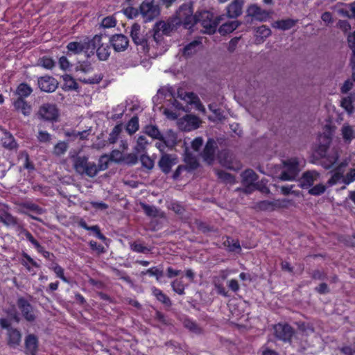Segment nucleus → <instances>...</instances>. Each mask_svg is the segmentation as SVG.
<instances>
[{
  "label": "nucleus",
  "instance_id": "f257e3e1",
  "mask_svg": "<svg viewBox=\"0 0 355 355\" xmlns=\"http://www.w3.org/2000/svg\"><path fill=\"white\" fill-rule=\"evenodd\" d=\"M177 95L178 98L183 101L186 103L185 106L178 102L175 96L173 88L170 86H165L160 88L157 94L153 98V101L155 104V106L162 105L158 107V108H163V113L168 119L173 120L178 118L176 112L164 108V105L168 106L171 105L178 110H183L185 112L189 110V105H193L197 110L203 113L205 112V108L200 103L199 98L193 92H187L183 89L180 88L178 90Z\"/></svg>",
  "mask_w": 355,
  "mask_h": 355
},
{
  "label": "nucleus",
  "instance_id": "f03ea898",
  "mask_svg": "<svg viewBox=\"0 0 355 355\" xmlns=\"http://www.w3.org/2000/svg\"><path fill=\"white\" fill-rule=\"evenodd\" d=\"M334 129L329 125H326L322 134L319 135V146L316 150L317 154L323 157L322 166L326 169L331 168L338 159V153L336 149H333L327 153L328 146L330 144L331 137L334 134Z\"/></svg>",
  "mask_w": 355,
  "mask_h": 355
},
{
  "label": "nucleus",
  "instance_id": "7ed1b4c3",
  "mask_svg": "<svg viewBox=\"0 0 355 355\" xmlns=\"http://www.w3.org/2000/svg\"><path fill=\"white\" fill-rule=\"evenodd\" d=\"M101 40V35H95L92 40L85 38L83 40L69 42L67 46V50L73 54H80L85 53L89 56L94 54L96 45L100 44Z\"/></svg>",
  "mask_w": 355,
  "mask_h": 355
},
{
  "label": "nucleus",
  "instance_id": "20e7f679",
  "mask_svg": "<svg viewBox=\"0 0 355 355\" xmlns=\"http://www.w3.org/2000/svg\"><path fill=\"white\" fill-rule=\"evenodd\" d=\"M224 16L221 15L214 19V15L209 11L204 10L197 14V20L196 24H200L203 28L202 31L206 33L211 34L215 33L218 24L223 19Z\"/></svg>",
  "mask_w": 355,
  "mask_h": 355
},
{
  "label": "nucleus",
  "instance_id": "39448f33",
  "mask_svg": "<svg viewBox=\"0 0 355 355\" xmlns=\"http://www.w3.org/2000/svg\"><path fill=\"white\" fill-rule=\"evenodd\" d=\"M73 166L76 171L80 175H86L93 178L98 173L97 165L88 161L85 156H77L73 159Z\"/></svg>",
  "mask_w": 355,
  "mask_h": 355
},
{
  "label": "nucleus",
  "instance_id": "423d86ee",
  "mask_svg": "<svg viewBox=\"0 0 355 355\" xmlns=\"http://www.w3.org/2000/svg\"><path fill=\"white\" fill-rule=\"evenodd\" d=\"M139 12L143 20L148 22L159 15V7L155 0H144L139 6Z\"/></svg>",
  "mask_w": 355,
  "mask_h": 355
},
{
  "label": "nucleus",
  "instance_id": "0eeeda50",
  "mask_svg": "<svg viewBox=\"0 0 355 355\" xmlns=\"http://www.w3.org/2000/svg\"><path fill=\"white\" fill-rule=\"evenodd\" d=\"M176 17L179 22L183 24L188 28H191L197 20V14L193 15V8L190 3L183 4L177 11Z\"/></svg>",
  "mask_w": 355,
  "mask_h": 355
},
{
  "label": "nucleus",
  "instance_id": "6e6552de",
  "mask_svg": "<svg viewBox=\"0 0 355 355\" xmlns=\"http://www.w3.org/2000/svg\"><path fill=\"white\" fill-rule=\"evenodd\" d=\"M299 168V161L296 157H292L283 162V169L280 178L284 181L293 180L297 175Z\"/></svg>",
  "mask_w": 355,
  "mask_h": 355
},
{
  "label": "nucleus",
  "instance_id": "1a4fd4ad",
  "mask_svg": "<svg viewBox=\"0 0 355 355\" xmlns=\"http://www.w3.org/2000/svg\"><path fill=\"white\" fill-rule=\"evenodd\" d=\"M77 71L78 72V80L85 84H96L102 79V76L101 75L94 74L92 76H89V74L93 71V68L88 64H80L77 67Z\"/></svg>",
  "mask_w": 355,
  "mask_h": 355
},
{
  "label": "nucleus",
  "instance_id": "9d476101",
  "mask_svg": "<svg viewBox=\"0 0 355 355\" xmlns=\"http://www.w3.org/2000/svg\"><path fill=\"white\" fill-rule=\"evenodd\" d=\"M38 115L41 119L46 121H55L59 113L55 105L44 103L40 107Z\"/></svg>",
  "mask_w": 355,
  "mask_h": 355
},
{
  "label": "nucleus",
  "instance_id": "9b49d317",
  "mask_svg": "<svg viewBox=\"0 0 355 355\" xmlns=\"http://www.w3.org/2000/svg\"><path fill=\"white\" fill-rule=\"evenodd\" d=\"M200 123V120L196 116L187 114L178 121V127L183 131H191L197 129Z\"/></svg>",
  "mask_w": 355,
  "mask_h": 355
},
{
  "label": "nucleus",
  "instance_id": "f8f14e48",
  "mask_svg": "<svg viewBox=\"0 0 355 355\" xmlns=\"http://www.w3.org/2000/svg\"><path fill=\"white\" fill-rule=\"evenodd\" d=\"M290 201L286 199H278L273 201L263 200L259 203V208L263 211H272L280 208L287 207Z\"/></svg>",
  "mask_w": 355,
  "mask_h": 355
},
{
  "label": "nucleus",
  "instance_id": "ddd939ff",
  "mask_svg": "<svg viewBox=\"0 0 355 355\" xmlns=\"http://www.w3.org/2000/svg\"><path fill=\"white\" fill-rule=\"evenodd\" d=\"M346 162L340 163L335 168L331 178L328 180L327 184L329 187L343 183L344 184V172L345 167L347 166Z\"/></svg>",
  "mask_w": 355,
  "mask_h": 355
},
{
  "label": "nucleus",
  "instance_id": "4468645a",
  "mask_svg": "<svg viewBox=\"0 0 355 355\" xmlns=\"http://www.w3.org/2000/svg\"><path fill=\"white\" fill-rule=\"evenodd\" d=\"M257 178V174L252 169L245 170L242 173V181L243 184L245 186L244 189L245 193H251V191L255 189V182Z\"/></svg>",
  "mask_w": 355,
  "mask_h": 355
},
{
  "label": "nucleus",
  "instance_id": "2eb2a0df",
  "mask_svg": "<svg viewBox=\"0 0 355 355\" xmlns=\"http://www.w3.org/2000/svg\"><path fill=\"white\" fill-rule=\"evenodd\" d=\"M274 329L277 338L284 341L290 340L293 336V329L287 324H277Z\"/></svg>",
  "mask_w": 355,
  "mask_h": 355
},
{
  "label": "nucleus",
  "instance_id": "dca6fc26",
  "mask_svg": "<svg viewBox=\"0 0 355 355\" xmlns=\"http://www.w3.org/2000/svg\"><path fill=\"white\" fill-rule=\"evenodd\" d=\"M37 83L40 89L45 92H53L58 87L55 79L48 76L40 77Z\"/></svg>",
  "mask_w": 355,
  "mask_h": 355
},
{
  "label": "nucleus",
  "instance_id": "f3484780",
  "mask_svg": "<svg viewBox=\"0 0 355 355\" xmlns=\"http://www.w3.org/2000/svg\"><path fill=\"white\" fill-rule=\"evenodd\" d=\"M320 179V173L315 171H309L305 172L300 178V184L303 189L311 187L314 182Z\"/></svg>",
  "mask_w": 355,
  "mask_h": 355
},
{
  "label": "nucleus",
  "instance_id": "a211bd4d",
  "mask_svg": "<svg viewBox=\"0 0 355 355\" xmlns=\"http://www.w3.org/2000/svg\"><path fill=\"white\" fill-rule=\"evenodd\" d=\"M130 36L132 41L137 45H141L144 48L148 46V41L141 32V26L138 24H134L130 30Z\"/></svg>",
  "mask_w": 355,
  "mask_h": 355
},
{
  "label": "nucleus",
  "instance_id": "6ab92c4d",
  "mask_svg": "<svg viewBox=\"0 0 355 355\" xmlns=\"http://www.w3.org/2000/svg\"><path fill=\"white\" fill-rule=\"evenodd\" d=\"M247 12L249 16L259 21H266L270 15L268 11L263 10L255 4L250 6Z\"/></svg>",
  "mask_w": 355,
  "mask_h": 355
},
{
  "label": "nucleus",
  "instance_id": "aec40b11",
  "mask_svg": "<svg viewBox=\"0 0 355 355\" xmlns=\"http://www.w3.org/2000/svg\"><path fill=\"white\" fill-rule=\"evenodd\" d=\"M177 162V158L175 155L164 154L159 162V166L164 173H168L172 166L175 165Z\"/></svg>",
  "mask_w": 355,
  "mask_h": 355
},
{
  "label": "nucleus",
  "instance_id": "412c9836",
  "mask_svg": "<svg viewBox=\"0 0 355 355\" xmlns=\"http://www.w3.org/2000/svg\"><path fill=\"white\" fill-rule=\"evenodd\" d=\"M110 42L116 51H123L128 45V38L122 34L113 35Z\"/></svg>",
  "mask_w": 355,
  "mask_h": 355
},
{
  "label": "nucleus",
  "instance_id": "4be33fe9",
  "mask_svg": "<svg viewBox=\"0 0 355 355\" xmlns=\"http://www.w3.org/2000/svg\"><path fill=\"white\" fill-rule=\"evenodd\" d=\"M17 305L26 320H34L35 315L33 307L25 299L19 298L17 302Z\"/></svg>",
  "mask_w": 355,
  "mask_h": 355
},
{
  "label": "nucleus",
  "instance_id": "5701e85b",
  "mask_svg": "<svg viewBox=\"0 0 355 355\" xmlns=\"http://www.w3.org/2000/svg\"><path fill=\"white\" fill-rule=\"evenodd\" d=\"M216 149V142L214 140L209 139L201 155L203 159L209 164H211L214 159Z\"/></svg>",
  "mask_w": 355,
  "mask_h": 355
},
{
  "label": "nucleus",
  "instance_id": "b1692460",
  "mask_svg": "<svg viewBox=\"0 0 355 355\" xmlns=\"http://www.w3.org/2000/svg\"><path fill=\"white\" fill-rule=\"evenodd\" d=\"M13 106L16 111L21 112L24 116H29L32 111L31 105L22 98H17L13 102Z\"/></svg>",
  "mask_w": 355,
  "mask_h": 355
},
{
  "label": "nucleus",
  "instance_id": "393cba45",
  "mask_svg": "<svg viewBox=\"0 0 355 355\" xmlns=\"http://www.w3.org/2000/svg\"><path fill=\"white\" fill-rule=\"evenodd\" d=\"M100 35L101 36V40L100 44L96 45L95 50L96 51L98 58L101 60H106L110 54V46L107 43L103 42V40L106 39V37H104L103 35Z\"/></svg>",
  "mask_w": 355,
  "mask_h": 355
},
{
  "label": "nucleus",
  "instance_id": "a878e982",
  "mask_svg": "<svg viewBox=\"0 0 355 355\" xmlns=\"http://www.w3.org/2000/svg\"><path fill=\"white\" fill-rule=\"evenodd\" d=\"M0 221L6 226L17 227L19 231V226H21L17 218L12 216L4 209L0 210Z\"/></svg>",
  "mask_w": 355,
  "mask_h": 355
},
{
  "label": "nucleus",
  "instance_id": "bb28decb",
  "mask_svg": "<svg viewBox=\"0 0 355 355\" xmlns=\"http://www.w3.org/2000/svg\"><path fill=\"white\" fill-rule=\"evenodd\" d=\"M242 13V2L234 0L227 8V16L230 18H236Z\"/></svg>",
  "mask_w": 355,
  "mask_h": 355
},
{
  "label": "nucleus",
  "instance_id": "cd10ccee",
  "mask_svg": "<svg viewBox=\"0 0 355 355\" xmlns=\"http://www.w3.org/2000/svg\"><path fill=\"white\" fill-rule=\"evenodd\" d=\"M8 341L9 345L12 347L18 346L21 342V335L19 331L14 328H8Z\"/></svg>",
  "mask_w": 355,
  "mask_h": 355
},
{
  "label": "nucleus",
  "instance_id": "c85d7f7f",
  "mask_svg": "<svg viewBox=\"0 0 355 355\" xmlns=\"http://www.w3.org/2000/svg\"><path fill=\"white\" fill-rule=\"evenodd\" d=\"M26 351L27 353L34 355L37 349V339L32 334L28 335L25 340Z\"/></svg>",
  "mask_w": 355,
  "mask_h": 355
},
{
  "label": "nucleus",
  "instance_id": "c756f323",
  "mask_svg": "<svg viewBox=\"0 0 355 355\" xmlns=\"http://www.w3.org/2000/svg\"><path fill=\"white\" fill-rule=\"evenodd\" d=\"M271 34L270 29L265 26H261L257 28L256 34H255V41L257 44H261L263 42L266 38L270 36Z\"/></svg>",
  "mask_w": 355,
  "mask_h": 355
},
{
  "label": "nucleus",
  "instance_id": "7c9ffc66",
  "mask_svg": "<svg viewBox=\"0 0 355 355\" xmlns=\"http://www.w3.org/2000/svg\"><path fill=\"white\" fill-rule=\"evenodd\" d=\"M342 135L346 143H350L355 139V126L344 124L341 129Z\"/></svg>",
  "mask_w": 355,
  "mask_h": 355
},
{
  "label": "nucleus",
  "instance_id": "2f4dec72",
  "mask_svg": "<svg viewBox=\"0 0 355 355\" xmlns=\"http://www.w3.org/2000/svg\"><path fill=\"white\" fill-rule=\"evenodd\" d=\"M169 137H171L170 139H162L155 143L156 148H158L160 152L163 153L166 147L172 148L175 146L176 141L175 137L173 135Z\"/></svg>",
  "mask_w": 355,
  "mask_h": 355
},
{
  "label": "nucleus",
  "instance_id": "473e14b6",
  "mask_svg": "<svg viewBox=\"0 0 355 355\" xmlns=\"http://www.w3.org/2000/svg\"><path fill=\"white\" fill-rule=\"evenodd\" d=\"M22 256L23 258L21 261V264L26 268L28 272H32L33 275L35 274L33 267L39 268L40 265L36 261H35L28 254L24 253Z\"/></svg>",
  "mask_w": 355,
  "mask_h": 355
},
{
  "label": "nucleus",
  "instance_id": "72a5a7b5",
  "mask_svg": "<svg viewBox=\"0 0 355 355\" xmlns=\"http://www.w3.org/2000/svg\"><path fill=\"white\" fill-rule=\"evenodd\" d=\"M202 44V41L199 40H193V42H190L189 44H187L184 49H183V55L185 57H189L194 54L198 49L200 48V45Z\"/></svg>",
  "mask_w": 355,
  "mask_h": 355
},
{
  "label": "nucleus",
  "instance_id": "f704fd0d",
  "mask_svg": "<svg viewBox=\"0 0 355 355\" xmlns=\"http://www.w3.org/2000/svg\"><path fill=\"white\" fill-rule=\"evenodd\" d=\"M239 26V23L236 20H232L224 23L219 28V33L222 35H226L232 33Z\"/></svg>",
  "mask_w": 355,
  "mask_h": 355
},
{
  "label": "nucleus",
  "instance_id": "c9c22d12",
  "mask_svg": "<svg viewBox=\"0 0 355 355\" xmlns=\"http://www.w3.org/2000/svg\"><path fill=\"white\" fill-rule=\"evenodd\" d=\"M295 23L296 21L291 19L279 20L274 22L273 27L281 30H288L291 28Z\"/></svg>",
  "mask_w": 355,
  "mask_h": 355
},
{
  "label": "nucleus",
  "instance_id": "e433bc0d",
  "mask_svg": "<svg viewBox=\"0 0 355 355\" xmlns=\"http://www.w3.org/2000/svg\"><path fill=\"white\" fill-rule=\"evenodd\" d=\"M32 92V88L26 83H21L16 89V94L19 96L18 98H22L30 96Z\"/></svg>",
  "mask_w": 355,
  "mask_h": 355
},
{
  "label": "nucleus",
  "instance_id": "4c0bfd02",
  "mask_svg": "<svg viewBox=\"0 0 355 355\" xmlns=\"http://www.w3.org/2000/svg\"><path fill=\"white\" fill-rule=\"evenodd\" d=\"M223 243L230 252H239L241 251V245L237 240L227 237Z\"/></svg>",
  "mask_w": 355,
  "mask_h": 355
},
{
  "label": "nucleus",
  "instance_id": "58836bf2",
  "mask_svg": "<svg viewBox=\"0 0 355 355\" xmlns=\"http://www.w3.org/2000/svg\"><path fill=\"white\" fill-rule=\"evenodd\" d=\"M148 141L147 138L144 135L139 136L137 140V144L135 147V150L137 154H141L144 153L146 147L148 145Z\"/></svg>",
  "mask_w": 355,
  "mask_h": 355
},
{
  "label": "nucleus",
  "instance_id": "ea45409f",
  "mask_svg": "<svg viewBox=\"0 0 355 355\" xmlns=\"http://www.w3.org/2000/svg\"><path fill=\"white\" fill-rule=\"evenodd\" d=\"M64 87L68 90H73L78 88V84L70 75L65 74L62 76Z\"/></svg>",
  "mask_w": 355,
  "mask_h": 355
},
{
  "label": "nucleus",
  "instance_id": "a19ab883",
  "mask_svg": "<svg viewBox=\"0 0 355 355\" xmlns=\"http://www.w3.org/2000/svg\"><path fill=\"white\" fill-rule=\"evenodd\" d=\"M152 292L153 295L157 298V300H159V302H162L166 305L171 304L170 299L164 293H163L161 290L153 287L152 288Z\"/></svg>",
  "mask_w": 355,
  "mask_h": 355
},
{
  "label": "nucleus",
  "instance_id": "79ce46f5",
  "mask_svg": "<svg viewBox=\"0 0 355 355\" xmlns=\"http://www.w3.org/2000/svg\"><path fill=\"white\" fill-rule=\"evenodd\" d=\"M37 64L46 69H51L55 66V62L51 58L44 56L39 59Z\"/></svg>",
  "mask_w": 355,
  "mask_h": 355
},
{
  "label": "nucleus",
  "instance_id": "37998d69",
  "mask_svg": "<svg viewBox=\"0 0 355 355\" xmlns=\"http://www.w3.org/2000/svg\"><path fill=\"white\" fill-rule=\"evenodd\" d=\"M122 129H123V125L121 124L116 125L113 128L111 133L110 134L109 139H108L110 143L114 144L117 141L118 137L122 131Z\"/></svg>",
  "mask_w": 355,
  "mask_h": 355
},
{
  "label": "nucleus",
  "instance_id": "c03bdc74",
  "mask_svg": "<svg viewBox=\"0 0 355 355\" xmlns=\"http://www.w3.org/2000/svg\"><path fill=\"white\" fill-rule=\"evenodd\" d=\"M139 128V120L136 116L132 117L127 124L126 130L128 133L133 134Z\"/></svg>",
  "mask_w": 355,
  "mask_h": 355
},
{
  "label": "nucleus",
  "instance_id": "a18cd8bd",
  "mask_svg": "<svg viewBox=\"0 0 355 355\" xmlns=\"http://www.w3.org/2000/svg\"><path fill=\"white\" fill-rule=\"evenodd\" d=\"M19 235H23L30 241L34 247L39 244L38 241L34 239L32 234L21 226H19Z\"/></svg>",
  "mask_w": 355,
  "mask_h": 355
},
{
  "label": "nucleus",
  "instance_id": "49530a36",
  "mask_svg": "<svg viewBox=\"0 0 355 355\" xmlns=\"http://www.w3.org/2000/svg\"><path fill=\"white\" fill-rule=\"evenodd\" d=\"M19 159L23 161V167L28 170H33L34 166L29 161L28 155L26 152H21L19 155Z\"/></svg>",
  "mask_w": 355,
  "mask_h": 355
},
{
  "label": "nucleus",
  "instance_id": "de8ad7c7",
  "mask_svg": "<svg viewBox=\"0 0 355 355\" xmlns=\"http://www.w3.org/2000/svg\"><path fill=\"white\" fill-rule=\"evenodd\" d=\"M217 175L219 179H220L221 180H223L225 182L230 183V184L234 183V177L231 174L227 173L226 171H217Z\"/></svg>",
  "mask_w": 355,
  "mask_h": 355
},
{
  "label": "nucleus",
  "instance_id": "09e8293b",
  "mask_svg": "<svg viewBox=\"0 0 355 355\" xmlns=\"http://www.w3.org/2000/svg\"><path fill=\"white\" fill-rule=\"evenodd\" d=\"M344 179L345 185L341 188L342 189H345L346 188V185H348L355 181V168H351L349 171L344 175Z\"/></svg>",
  "mask_w": 355,
  "mask_h": 355
},
{
  "label": "nucleus",
  "instance_id": "8fccbe9b",
  "mask_svg": "<svg viewBox=\"0 0 355 355\" xmlns=\"http://www.w3.org/2000/svg\"><path fill=\"white\" fill-rule=\"evenodd\" d=\"M156 29L158 31H155L153 35V40L158 42V37H159V31H162L163 33H166L167 30V24L164 21H159L156 24Z\"/></svg>",
  "mask_w": 355,
  "mask_h": 355
},
{
  "label": "nucleus",
  "instance_id": "3c124183",
  "mask_svg": "<svg viewBox=\"0 0 355 355\" xmlns=\"http://www.w3.org/2000/svg\"><path fill=\"white\" fill-rule=\"evenodd\" d=\"M116 24V20L113 16L105 17L101 21V26L105 28L114 27Z\"/></svg>",
  "mask_w": 355,
  "mask_h": 355
},
{
  "label": "nucleus",
  "instance_id": "603ef678",
  "mask_svg": "<svg viewBox=\"0 0 355 355\" xmlns=\"http://www.w3.org/2000/svg\"><path fill=\"white\" fill-rule=\"evenodd\" d=\"M22 207L38 214H42L43 213V209L42 208L36 204L31 202L23 203Z\"/></svg>",
  "mask_w": 355,
  "mask_h": 355
},
{
  "label": "nucleus",
  "instance_id": "864d4df0",
  "mask_svg": "<svg viewBox=\"0 0 355 355\" xmlns=\"http://www.w3.org/2000/svg\"><path fill=\"white\" fill-rule=\"evenodd\" d=\"M347 41L349 46L353 52V58H352L351 62L352 64H354L355 62V31L348 35Z\"/></svg>",
  "mask_w": 355,
  "mask_h": 355
},
{
  "label": "nucleus",
  "instance_id": "5fc2aeb1",
  "mask_svg": "<svg viewBox=\"0 0 355 355\" xmlns=\"http://www.w3.org/2000/svg\"><path fill=\"white\" fill-rule=\"evenodd\" d=\"M142 275H149L150 276H155L157 281H159V279L162 277L163 272L162 271L158 270L155 267L150 268L146 271H143Z\"/></svg>",
  "mask_w": 355,
  "mask_h": 355
},
{
  "label": "nucleus",
  "instance_id": "6e6d98bb",
  "mask_svg": "<svg viewBox=\"0 0 355 355\" xmlns=\"http://www.w3.org/2000/svg\"><path fill=\"white\" fill-rule=\"evenodd\" d=\"M173 290L179 295L184 294V286L180 279H176L171 283Z\"/></svg>",
  "mask_w": 355,
  "mask_h": 355
},
{
  "label": "nucleus",
  "instance_id": "4d7b16f0",
  "mask_svg": "<svg viewBox=\"0 0 355 355\" xmlns=\"http://www.w3.org/2000/svg\"><path fill=\"white\" fill-rule=\"evenodd\" d=\"M326 190L325 185L322 184H318L315 186L313 187L309 191V193L313 196H319L322 194Z\"/></svg>",
  "mask_w": 355,
  "mask_h": 355
},
{
  "label": "nucleus",
  "instance_id": "13d9d810",
  "mask_svg": "<svg viewBox=\"0 0 355 355\" xmlns=\"http://www.w3.org/2000/svg\"><path fill=\"white\" fill-rule=\"evenodd\" d=\"M67 148L68 145L67 143L60 141L55 145L54 148V153L57 155H62L67 151Z\"/></svg>",
  "mask_w": 355,
  "mask_h": 355
},
{
  "label": "nucleus",
  "instance_id": "bf43d9fd",
  "mask_svg": "<svg viewBox=\"0 0 355 355\" xmlns=\"http://www.w3.org/2000/svg\"><path fill=\"white\" fill-rule=\"evenodd\" d=\"M184 161L188 164L191 168L194 169L198 167V163L196 157L189 155L187 151L185 153Z\"/></svg>",
  "mask_w": 355,
  "mask_h": 355
},
{
  "label": "nucleus",
  "instance_id": "052dcab7",
  "mask_svg": "<svg viewBox=\"0 0 355 355\" xmlns=\"http://www.w3.org/2000/svg\"><path fill=\"white\" fill-rule=\"evenodd\" d=\"M146 133L150 137L155 139H159L161 135L159 130L155 126L153 125L147 126L146 128Z\"/></svg>",
  "mask_w": 355,
  "mask_h": 355
},
{
  "label": "nucleus",
  "instance_id": "680f3d73",
  "mask_svg": "<svg viewBox=\"0 0 355 355\" xmlns=\"http://www.w3.org/2000/svg\"><path fill=\"white\" fill-rule=\"evenodd\" d=\"M3 146L8 148H14L16 146V143L11 135L6 133L3 141Z\"/></svg>",
  "mask_w": 355,
  "mask_h": 355
},
{
  "label": "nucleus",
  "instance_id": "e2e57ef3",
  "mask_svg": "<svg viewBox=\"0 0 355 355\" xmlns=\"http://www.w3.org/2000/svg\"><path fill=\"white\" fill-rule=\"evenodd\" d=\"M53 270L55 273L56 276L60 278L63 282H68L67 279L64 275L63 268L58 264H55L53 268Z\"/></svg>",
  "mask_w": 355,
  "mask_h": 355
},
{
  "label": "nucleus",
  "instance_id": "0e129e2a",
  "mask_svg": "<svg viewBox=\"0 0 355 355\" xmlns=\"http://www.w3.org/2000/svg\"><path fill=\"white\" fill-rule=\"evenodd\" d=\"M109 159L107 156H101L98 161V165L97 166L98 172L100 171H104L107 168Z\"/></svg>",
  "mask_w": 355,
  "mask_h": 355
},
{
  "label": "nucleus",
  "instance_id": "69168bd1",
  "mask_svg": "<svg viewBox=\"0 0 355 355\" xmlns=\"http://www.w3.org/2000/svg\"><path fill=\"white\" fill-rule=\"evenodd\" d=\"M214 284L218 294L225 297L228 296L227 291L225 290V287L216 280V278L214 279Z\"/></svg>",
  "mask_w": 355,
  "mask_h": 355
},
{
  "label": "nucleus",
  "instance_id": "338daca9",
  "mask_svg": "<svg viewBox=\"0 0 355 355\" xmlns=\"http://www.w3.org/2000/svg\"><path fill=\"white\" fill-rule=\"evenodd\" d=\"M300 331L302 336H309L313 334V329L309 324H302L300 326Z\"/></svg>",
  "mask_w": 355,
  "mask_h": 355
},
{
  "label": "nucleus",
  "instance_id": "774afa93",
  "mask_svg": "<svg viewBox=\"0 0 355 355\" xmlns=\"http://www.w3.org/2000/svg\"><path fill=\"white\" fill-rule=\"evenodd\" d=\"M131 249L135 252H142V253H145V252L149 251V250L146 247H145L142 244L138 243H132L131 245Z\"/></svg>",
  "mask_w": 355,
  "mask_h": 355
}]
</instances>
